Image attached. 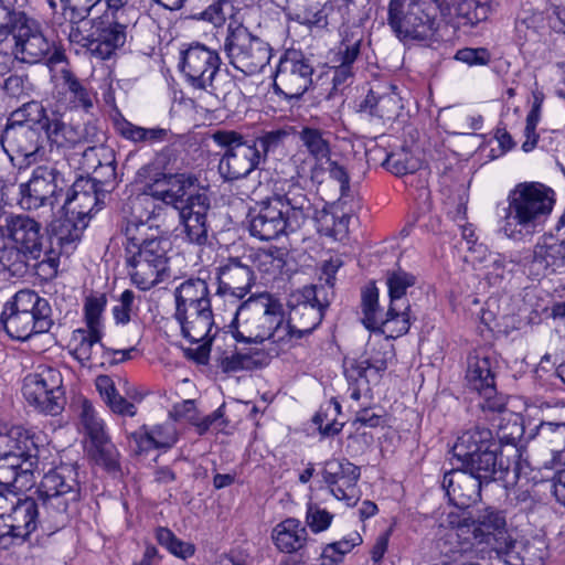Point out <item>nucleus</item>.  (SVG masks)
Returning <instances> with one entry per match:
<instances>
[{"mask_svg":"<svg viewBox=\"0 0 565 565\" xmlns=\"http://www.w3.org/2000/svg\"><path fill=\"white\" fill-rule=\"evenodd\" d=\"M312 214L308 192L295 178L277 181L273 194L250 210L249 233L262 241L300 230Z\"/></svg>","mask_w":565,"mask_h":565,"instance_id":"f257e3e1","label":"nucleus"},{"mask_svg":"<svg viewBox=\"0 0 565 565\" xmlns=\"http://www.w3.org/2000/svg\"><path fill=\"white\" fill-rule=\"evenodd\" d=\"M194 178L185 174H170L164 178V188L151 190L138 199L141 205L152 206L156 213L154 201H161L178 212L183 232L191 243L203 245L207 242L210 231L209 213L211 200L205 191L191 192Z\"/></svg>","mask_w":565,"mask_h":565,"instance_id":"f03ea898","label":"nucleus"},{"mask_svg":"<svg viewBox=\"0 0 565 565\" xmlns=\"http://www.w3.org/2000/svg\"><path fill=\"white\" fill-rule=\"evenodd\" d=\"M156 233L146 222H129L125 230L129 275L141 290H149L170 277L171 242Z\"/></svg>","mask_w":565,"mask_h":565,"instance_id":"7ed1b4c3","label":"nucleus"},{"mask_svg":"<svg viewBox=\"0 0 565 565\" xmlns=\"http://www.w3.org/2000/svg\"><path fill=\"white\" fill-rule=\"evenodd\" d=\"M554 191L540 182H522L508 195L501 231L514 241L531 236L552 212Z\"/></svg>","mask_w":565,"mask_h":565,"instance_id":"20e7f679","label":"nucleus"},{"mask_svg":"<svg viewBox=\"0 0 565 565\" xmlns=\"http://www.w3.org/2000/svg\"><path fill=\"white\" fill-rule=\"evenodd\" d=\"M36 494L47 529L57 530L65 526L77 512L81 501L77 467L62 463L46 472Z\"/></svg>","mask_w":565,"mask_h":565,"instance_id":"39448f33","label":"nucleus"},{"mask_svg":"<svg viewBox=\"0 0 565 565\" xmlns=\"http://www.w3.org/2000/svg\"><path fill=\"white\" fill-rule=\"evenodd\" d=\"M39 448L26 429L0 424V484L26 491L35 482Z\"/></svg>","mask_w":565,"mask_h":565,"instance_id":"423d86ee","label":"nucleus"},{"mask_svg":"<svg viewBox=\"0 0 565 565\" xmlns=\"http://www.w3.org/2000/svg\"><path fill=\"white\" fill-rule=\"evenodd\" d=\"M57 226H54L53 233L45 236L42 232V225L28 214L12 213L3 215V222L0 224L2 237L10 239L13 244L22 248L24 254L32 260H36L39 268L49 276L56 274L61 255L65 254V248L56 239Z\"/></svg>","mask_w":565,"mask_h":565,"instance_id":"0eeeda50","label":"nucleus"},{"mask_svg":"<svg viewBox=\"0 0 565 565\" xmlns=\"http://www.w3.org/2000/svg\"><path fill=\"white\" fill-rule=\"evenodd\" d=\"M0 321L10 338L26 341L34 334L49 332L53 326L52 308L34 290L22 289L4 305Z\"/></svg>","mask_w":565,"mask_h":565,"instance_id":"6e6552de","label":"nucleus"},{"mask_svg":"<svg viewBox=\"0 0 565 565\" xmlns=\"http://www.w3.org/2000/svg\"><path fill=\"white\" fill-rule=\"evenodd\" d=\"M104 198L95 190V183L85 178L77 179L66 193L63 204L64 218L60 221L56 239L65 248V255L74 252L82 239L94 210H99Z\"/></svg>","mask_w":565,"mask_h":565,"instance_id":"1a4fd4ad","label":"nucleus"},{"mask_svg":"<svg viewBox=\"0 0 565 565\" xmlns=\"http://www.w3.org/2000/svg\"><path fill=\"white\" fill-rule=\"evenodd\" d=\"M181 72L194 89L207 93L221 102L235 88V82L227 71L221 70L218 53L195 43L182 52Z\"/></svg>","mask_w":565,"mask_h":565,"instance_id":"9d476101","label":"nucleus"},{"mask_svg":"<svg viewBox=\"0 0 565 565\" xmlns=\"http://www.w3.org/2000/svg\"><path fill=\"white\" fill-rule=\"evenodd\" d=\"M39 522L45 523L38 499L0 492V550L24 542Z\"/></svg>","mask_w":565,"mask_h":565,"instance_id":"9b49d317","label":"nucleus"},{"mask_svg":"<svg viewBox=\"0 0 565 565\" xmlns=\"http://www.w3.org/2000/svg\"><path fill=\"white\" fill-rule=\"evenodd\" d=\"M281 310L282 305L270 294L249 297L236 310L233 338L238 342L263 343L280 319Z\"/></svg>","mask_w":565,"mask_h":565,"instance_id":"f8f14e48","label":"nucleus"},{"mask_svg":"<svg viewBox=\"0 0 565 565\" xmlns=\"http://www.w3.org/2000/svg\"><path fill=\"white\" fill-rule=\"evenodd\" d=\"M223 50L230 64L245 75L263 71L273 55V49L267 41L253 34L236 20L227 24Z\"/></svg>","mask_w":565,"mask_h":565,"instance_id":"ddd939ff","label":"nucleus"},{"mask_svg":"<svg viewBox=\"0 0 565 565\" xmlns=\"http://www.w3.org/2000/svg\"><path fill=\"white\" fill-rule=\"evenodd\" d=\"M211 139L224 152L218 162V172L225 181L247 178L263 161L257 142L234 130H216Z\"/></svg>","mask_w":565,"mask_h":565,"instance_id":"4468645a","label":"nucleus"},{"mask_svg":"<svg viewBox=\"0 0 565 565\" xmlns=\"http://www.w3.org/2000/svg\"><path fill=\"white\" fill-rule=\"evenodd\" d=\"M22 393L25 401L40 413L56 416L66 404L63 376L52 366H39L23 380Z\"/></svg>","mask_w":565,"mask_h":565,"instance_id":"2eb2a0df","label":"nucleus"},{"mask_svg":"<svg viewBox=\"0 0 565 565\" xmlns=\"http://www.w3.org/2000/svg\"><path fill=\"white\" fill-rule=\"evenodd\" d=\"M12 55L23 63L35 64L49 56V64L54 65L64 61L61 51H51L54 44L43 34L39 23L23 12L13 24Z\"/></svg>","mask_w":565,"mask_h":565,"instance_id":"dca6fc26","label":"nucleus"},{"mask_svg":"<svg viewBox=\"0 0 565 565\" xmlns=\"http://www.w3.org/2000/svg\"><path fill=\"white\" fill-rule=\"evenodd\" d=\"M330 287L306 286L301 290L294 292L288 301L289 320L296 328L298 334L306 335L311 333L322 321L323 310L329 306V299L332 296L331 278H327Z\"/></svg>","mask_w":565,"mask_h":565,"instance_id":"f3484780","label":"nucleus"},{"mask_svg":"<svg viewBox=\"0 0 565 565\" xmlns=\"http://www.w3.org/2000/svg\"><path fill=\"white\" fill-rule=\"evenodd\" d=\"M66 186L64 175L55 166H39L30 180L20 184V204L29 211L43 206L53 209Z\"/></svg>","mask_w":565,"mask_h":565,"instance_id":"a211bd4d","label":"nucleus"},{"mask_svg":"<svg viewBox=\"0 0 565 565\" xmlns=\"http://www.w3.org/2000/svg\"><path fill=\"white\" fill-rule=\"evenodd\" d=\"M388 24L399 39H429L435 31V19L419 0H391Z\"/></svg>","mask_w":565,"mask_h":565,"instance_id":"6ab92c4d","label":"nucleus"},{"mask_svg":"<svg viewBox=\"0 0 565 565\" xmlns=\"http://www.w3.org/2000/svg\"><path fill=\"white\" fill-rule=\"evenodd\" d=\"M416 277L398 268L387 271L386 285L388 288L390 306L387 309V321L397 322V326L391 329V338L401 337L408 332L412 320L411 306L405 298L406 291L414 286Z\"/></svg>","mask_w":565,"mask_h":565,"instance_id":"aec40b11","label":"nucleus"},{"mask_svg":"<svg viewBox=\"0 0 565 565\" xmlns=\"http://www.w3.org/2000/svg\"><path fill=\"white\" fill-rule=\"evenodd\" d=\"M494 379L492 361L488 355L480 353L469 355L466 373L467 386L481 396L483 402L480 403V407L482 409L502 412L505 408V399L502 395H498Z\"/></svg>","mask_w":565,"mask_h":565,"instance_id":"412c9836","label":"nucleus"},{"mask_svg":"<svg viewBox=\"0 0 565 565\" xmlns=\"http://www.w3.org/2000/svg\"><path fill=\"white\" fill-rule=\"evenodd\" d=\"M329 136V132L310 126L302 127L298 132L300 145L309 154L306 159L299 154L292 157L299 178L309 177L311 181L319 179L322 172L321 162L329 161L331 154Z\"/></svg>","mask_w":565,"mask_h":565,"instance_id":"4be33fe9","label":"nucleus"},{"mask_svg":"<svg viewBox=\"0 0 565 565\" xmlns=\"http://www.w3.org/2000/svg\"><path fill=\"white\" fill-rule=\"evenodd\" d=\"M313 67L303 57L280 60L274 81V90L287 99L299 98L312 83Z\"/></svg>","mask_w":565,"mask_h":565,"instance_id":"5701e85b","label":"nucleus"},{"mask_svg":"<svg viewBox=\"0 0 565 565\" xmlns=\"http://www.w3.org/2000/svg\"><path fill=\"white\" fill-rule=\"evenodd\" d=\"M322 478L334 498L344 501L348 507L358 503L360 499L356 487L360 479V468L358 466L345 459L328 460L322 470Z\"/></svg>","mask_w":565,"mask_h":565,"instance_id":"b1692460","label":"nucleus"},{"mask_svg":"<svg viewBox=\"0 0 565 565\" xmlns=\"http://www.w3.org/2000/svg\"><path fill=\"white\" fill-rule=\"evenodd\" d=\"M217 270V294L224 297L242 299L255 281L254 271L244 258L231 257Z\"/></svg>","mask_w":565,"mask_h":565,"instance_id":"393cba45","label":"nucleus"},{"mask_svg":"<svg viewBox=\"0 0 565 565\" xmlns=\"http://www.w3.org/2000/svg\"><path fill=\"white\" fill-rule=\"evenodd\" d=\"M441 487L450 503L459 509H466L481 499V491L486 486L461 467L445 472Z\"/></svg>","mask_w":565,"mask_h":565,"instance_id":"a878e982","label":"nucleus"},{"mask_svg":"<svg viewBox=\"0 0 565 565\" xmlns=\"http://www.w3.org/2000/svg\"><path fill=\"white\" fill-rule=\"evenodd\" d=\"M394 348L388 340H384L377 344H370L364 354L352 360L345 369L349 379L380 380L386 371L387 364L394 358Z\"/></svg>","mask_w":565,"mask_h":565,"instance_id":"bb28decb","label":"nucleus"},{"mask_svg":"<svg viewBox=\"0 0 565 565\" xmlns=\"http://www.w3.org/2000/svg\"><path fill=\"white\" fill-rule=\"evenodd\" d=\"M42 131L47 140L58 148H72L82 141L99 142V132L95 126H86L85 134L76 126L63 120L57 111H51L49 119L44 121Z\"/></svg>","mask_w":565,"mask_h":565,"instance_id":"cd10ccee","label":"nucleus"},{"mask_svg":"<svg viewBox=\"0 0 565 565\" xmlns=\"http://www.w3.org/2000/svg\"><path fill=\"white\" fill-rule=\"evenodd\" d=\"M174 317L181 327L182 335L190 342L211 343L216 334L212 333L214 321L211 306L175 308Z\"/></svg>","mask_w":565,"mask_h":565,"instance_id":"c85d7f7f","label":"nucleus"},{"mask_svg":"<svg viewBox=\"0 0 565 565\" xmlns=\"http://www.w3.org/2000/svg\"><path fill=\"white\" fill-rule=\"evenodd\" d=\"M565 264V242L553 235L542 236L533 248L529 274L535 278L556 271Z\"/></svg>","mask_w":565,"mask_h":565,"instance_id":"c756f323","label":"nucleus"},{"mask_svg":"<svg viewBox=\"0 0 565 565\" xmlns=\"http://www.w3.org/2000/svg\"><path fill=\"white\" fill-rule=\"evenodd\" d=\"M499 450L500 446L490 450L487 448L484 451H479V454L459 461L461 462V467L473 475L484 486H488L491 482L504 480L509 472V465L504 462Z\"/></svg>","mask_w":565,"mask_h":565,"instance_id":"7c9ffc66","label":"nucleus"},{"mask_svg":"<svg viewBox=\"0 0 565 565\" xmlns=\"http://www.w3.org/2000/svg\"><path fill=\"white\" fill-rule=\"evenodd\" d=\"M126 25L118 21H106L102 18L92 24V31L83 40L94 50L109 55L113 50L122 46L126 42Z\"/></svg>","mask_w":565,"mask_h":565,"instance_id":"2f4dec72","label":"nucleus"},{"mask_svg":"<svg viewBox=\"0 0 565 565\" xmlns=\"http://www.w3.org/2000/svg\"><path fill=\"white\" fill-rule=\"evenodd\" d=\"M55 87L72 108L88 113L94 107L96 94L67 67H62L56 75Z\"/></svg>","mask_w":565,"mask_h":565,"instance_id":"473e14b6","label":"nucleus"},{"mask_svg":"<svg viewBox=\"0 0 565 565\" xmlns=\"http://www.w3.org/2000/svg\"><path fill=\"white\" fill-rule=\"evenodd\" d=\"M499 559L507 565H543L544 552L527 541L503 539L495 547Z\"/></svg>","mask_w":565,"mask_h":565,"instance_id":"72a5a7b5","label":"nucleus"},{"mask_svg":"<svg viewBox=\"0 0 565 565\" xmlns=\"http://www.w3.org/2000/svg\"><path fill=\"white\" fill-rule=\"evenodd\" d=\"M102 330L79 328L73 331L71 353L83 366H97L104 345Z\"/></svg>","mask_w":565,"mask_h":565,"instance_id":"f704fd0d","label":"nucleus"},{"mask_svg":"<svg viewBox=\"0 0 565 565\" xmlns=\"http://www.w3.org/2000/svg\"><path fill=\"white\" fill-rule=\"evenodd\" d=\"M492 431L483 426H475L463 431L452 447V454L458 460H462L472 455L484 451L487 448L498 447Z\"/></svg>","mask_w":565,"mask_h":565,"instance_id":"c9c22d12","label":"nucleus"},{"mask_svg":"<svg viewBox=\"0 0 565 565\" xmlns=\"http://www.w3.org/2000/svg\"><path fill=\"white\" fill-rule=\"evenodd\" d=\"M276 547L284 553H294L302 548L307 542V530L297 519H286L273 531Z\"/></svg>","mask_w":565,"mask_h":565,"instance_id":"e433bc0d","label":"nucleus"},{"mask_svg":"<svg viewBox=\"0 0 565 565\" xmlns=\"http://www.w3.org/2000/svg\"><path fill=\"white\" fill-rule=\"evenodd\" d=\"M362 311L363 324L369 330L391 333V329L397 326V322H386L387 312L385 317L382 315L379 305V289L374 285L367 286L362 292ZM388 337L391 338V334Z\"/></svg>","mask_w":565,"mask_h":565,"instance_id":"4c0bfd02","label":"nucleus"},{"mask_svg":"<svg viewBox=\"0 0 565 565\" xmlns=\"http://www.w3.org/2000/svg\"><path fill=\"white\" fill-rule=\"evenodd\" d=\"M50 114L40 102L31 100L24 103L21 107L13 110L7 124V137H10V130L14 128H34L35 131L42 130L44 121L49 119Z\"/></svg>","mask_w":565,"mask_h":565,"instance_id":"58836bf2","label":"nucleus"},{"mask_svg":"<svg viewBox=\"0 0 565 565\" xmlns=\"http://www.w3.org/2000/svg\"><path fill=\"white\" fill-rule=\"evenodd\" d=\"M75 407L81 427L90 443L102 444L108 437V434L104 420L98 416L92 402L79 396L75 401Z\"/></svg>","mask_w":565,"mask_h":565,"instance_id":"ea45409f","label":"nucleus"},{"mask_svg":"<svg viewBox=\"0 0 565 565\" xmlns=\"http://www.w3.org/2000/svg\"><path fill=\"white\" fill-rule=\"evenodd\" d=\"M175 308H192L211 306L209 287L201 278H190L183 281L174 291Z\"/></svg>","mask_w":565,"mask_h":565,"instance_id":"a19ab883","label":"nucleus"},{"mask_svg":"<svg viewBox=\"0 0 565 565\" xmlns=\"http://www.w3.org/2000/svg\"><path fill=\"white\" fill-rule=\"evenodd\" d=\"M95 387L103 402L114 414L130 417L136 415L137 407L118 393L115 382L109 375H98L95 380Z\"/></svg>","mask_w":565,"mask_h":565,"instance_id":"79ce46f5","label":"nucleus"},{"mask_svg":"<svg viewBox=\"0 0 565 565\" xmlns=\"http://www.w3.org/2000/svg\"><path fill=\"white\" fill-rule=\"evenodd\" d=\"M267 363V355L260 350L233 351L231 354L223 353L218 358V366L225 373L250 371Z\"/></svg>","mask_w":565,"mask_h":565,"instance_id":"37998d69","label":"nucleus"},{"mask_svg":"<svg viewBox=\"0 0 565 565\" xmlns=\"http://www.w3.org/2000/svg\"><path fill=\"white\" fill-rule=\"evenodd\" d=\"M360 44L361 39L342 41L335 60L339 64L333 70L332 83L334 89L345 85L347 81L352 77V65L360 54Z\"/></svg>","mask_w":565,"mask_h":565,"instance_id":"c03bdc74","label":"nucleus"},{"mask_svg":"<svg viewBox=\"0 0 565 565\" xmlns=\"http://www.w3.org/2000/svg\"><path fill=\"white\" fill-rule=\"evenodd\" d=\"M318 232L334 239H342L347 236L350 216L342 212L340 216H335L326 209L317 210L312 203V214Z\"/></svg>","mask_w":565,"mask_h":565,"instance_id":"a18cd8bd","label":"nucleus"},{"mask_svg":"<svg viewBox=\"0 0 565 565\" xmlns=\"http://www.w3.org/2000/svg\"><path fill=\"white\" fill-rule=\"evenodd\" d=\"M117 132L125 139L134 143L152 145L162 142L167 139L169 130L154 127L143 128L137 126L126 119H122L116 124Z\"/></svg>","mask_w":565,"mask_h":565,"instance_id":"49530a36","label":"nucleus"},{"mask_svg":"<svg viewBox=\"0 0 565 565\" xmlns=\"http://www.w3.org/2000/svg\"><path fill=\"white\" fill-rule=\"evenodd\" d=\"M157 4L169 11H178L184 7L186 0H153ZM228 0H212L203 11L194 14L192 18L212 23L214 26H221L225 22L223 4Z\"/></svg>","mask_w":565,"mask_h":565,"instance_id":"de8ad7c7","label":"nucleus"},{"mask_svg":"<svg viewBox=\"0 0 565 565\" xmlns=\"http://www.w3.org/2000/svg\"><path fill=\"white\" fill-rule=\"evenodd\" d=\"M327 9L323 0H295V18L302 24L327 25Z\"/></svg>","mask_w":565,"mask_h":565,"instance_id":"09e8293b","label":"nucleus"},{"mask_svg":"<svg viewBox=\"0 0 565 565\" xmlns=\"http://www.w3.org/2000/svg\"><path fill=\"white\" fill-rule=\"evenodd\" d=\"M505 525V516L501 511L487 508L479 513L477 524L473 525L472 533L478 542H483L488 535L494 533L502 534Z\"/></svg>","mask_w":565,"mask_h":565,"instance_id":"8fccbe9b","label":"nucleus"},{"mask_svg":"<svg viewBox=\"0 0 565 565\" xmlns=\"http://www.w3.org/2000/svg\"><path fill=\"white\" fill-rule=\"evenodd\" d=\"M536 435L541 443L550 448L554 457L565 451V423L542 422L536 427Z\"/></svg>","mask_w":565,"mask_h":565,"instance_id":"3c124183","label":"nucleus"},{"mask_svg":"<svg viewBox=\"0 0 565 565\" xmlns=\"http://www.w3.org/2000/svg\"><path fill=\"white\" fill-rule=\"evenodd\" d=\"M17 152L25 159L36 156L41 149L39 132L34 128H14L10 130Z\"/></svg>","mask_w":565,"mask_h":565,"instance_id":"603ef678","label":"nucleus"},{"mask_svg":"<svg viewBox=\"0 0 565 565\" xmlns=\"http://www.w3.org/2000/svg\"><path fill=\"white\" fill-rule=\"evenodd\" d=\"M384 164L395 175H405L416 172L422 162L411 151L402 149L387 154Z\"/></svg>","mask_w":565,"mask_h":565,"instance_id":"864d4df0","label":"nucleus"},{"mask_svg":"<svg viewBox=\"0 0 565 565\" xmlns=\"http://www.w3.org/2000/svg\"><path fill=\"white\" fill-rule=\"evenodd\" d=\"M292 130V127H284L265 131L258 137L250 138L253 141L257 142V147L260 153H263V161H265L269 152H274L285 145Z\"/></svg>","mask_w":565,"mask_h":565,"instance_id":"5fc2aeb1","label":"nucleus"},{"mask_svg":"<svg viewBox=\"0 0 565 565\" xmlns=\"http://www.w3.org/2000/svg\"><path fill=\"white\" fill-rule=\"evenodd\" d=\"M302 335L298 334L296 328L292 327V322L288 319H284V310L280 312V319L274 323V328L269 331L268 339L279 348L285 349L290 347L294 340H298Z\"/></svg>","mask_w":565,"mask_h":565,"instance_id":"6e6d98bb","label":"nucleus"},{"mask_svg":"<svg viewBox=\"0 0 565 565\" xmlns=\"http://www.w3.org/2000/svg\"><path fill=\"white\" fill-rule=\"evenodd\" d=\"M31 258L28 257L22 248L15 244L0 249V264L2 267L12 274H20L26 268V262Z\"/></svg>","mask_w":565,"mask_h":565,"instance_id":"4d7b16f0","label":"nucleus"},{"mask_svg":"<svg viewBox=\"0 0 565 565\" xmlns=\"http://www.w3.org/2000/svg\"><path fill=\"white\" fill-rule=\"evenodd\" d=\"M95 451L94 458L97 465L103 466L108 471H115L118 468V452L110 443L109 436L102 444L92 443Z\"/></svg>","mask_w":565,"mask_h":565,"instance_id":"13d9d810","label":"nucleus"},{"mask_svg":"<svg viewBox=\"0 0 565 565\" xmlns=\"http://www.w3.org/2000/svg\"><path fill=\"white\" fill-rule=\"evenodd\" d=\"M116 164L98 167L92 172L90 178H85V180H89L95 183V190H98L103 198H105L107 193L114 190L116 185Z\"/></svg>","mask_w":565,"mask_h":565,"instance_id":"bf43d9fd","label":"nucleus"},{"mask_svg":"<svg viewBox=\"0 0 565 565\" xmlns=\"http://www.w3.org/2000/svg\"><path fill=\"white\" fill-rule=\"evenodd\" d=\"M106 306L105 295L87 297L84 311L87 329L102 330L100 317Z\"/></svg>","mask_w":565,"mask_h":565,"instance_id":"052dcab7","label":"nucleus"},{"mask_svg":"<svg viewBox=\"0 0 565 565\" xmlns=\"http://www.w3.org/2000/svg\"><path fill=\"white\" fill-rule=\"evenodd\" d=\"M254 263L264 273H275L282 268V252L278 248L260 249L255 254Z\"/></svg>","mask_w":565,"mask_h":565,"instance_id":"680f3d73","label":"nucleus"},{"mask_svg":"<svg viewBox=\"0 0 565 565\" xmlns=\"http://www.w3.org/2000/svg\"><path fill=\"white\" fill-rule=\"evenodd\" d=\"M458 10L466 18L467 23L475 25L488 18L490 8L478 0H465L459 4Z\"/></svg>","mask_w":565,"mask_h":565,"instance_id":"e2e57ef3","label":"nucleus"},{"mask_svg":"<svg viewBox=\"0 0 565 565\" xmlns=\"http://www.w3.org/2000/svg\"><path fill=\"white\" fill-rule=\"evenodd\" d=\"M455 58L469 66L488 65L491 54L486 47H463L456 52Z\"/></svg>","mask_w":565,"mask_h":565,"instance_id":"0e129e2a","label":"nucleus"},{"mask_svg":"<svg viewBox=\"0 0 565 565\" xmlns=\"http://www.w3.org/2000/svg\"><path fill=\"white\" fill-rule=\"evenodd\" d=\"M333 515L324 509H320L317 505H309L306 514V521L312 532L319 533L327 530Z\"/></svg>","mask_w":565,"mask_h":565,"instance_id":"69168bd1","label":"nucleus"},{"mask_svg":"<svg viewBox=\"0 0 565 565\" xmlns=\"http://www.w3.org/2000/svg\"><path fill=\"white\" fill-rule=\"evenodd\" d=\"M513 267L514 263L512 260H508L504 256L494 253L489 262V267L483 268L484 276L495 282L497 280L502 279L504 274L507 271H511Z\"/></svg>","mask_w":565,"mask_h":565,"instance_id":"338daca9","label":"nucleus"},{"mask_svg":"<svg viewBox=\"0 0 565 565\" xmlns=\"http://www.w3.org/2000/svg\"><path fill=\"white\" fill-rule=\"evenodd\" d=\"M493 255L494 253H491L486 245L473 243L468 246L466 260L475 268L483 270L484 267H489V262Z\"/></svg>","mask_w":565,"mask_h":565,"instance_id":"774afa93","label":"nucleus"}]
</instances>
